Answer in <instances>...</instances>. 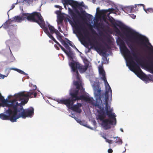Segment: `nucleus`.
<instances>
[{
    "label": "nucleus",
    "instance_id": "nucleus-1",
    "mask_svg": "<svg viewBox=\"0 0 153 153\" xmlns=\"http://www.w3.org/2000/svg\"><path fill=\"white\" fill-rule=\"evenodd\" d=\"M68 10L69 13L72 17L74 21V25L75 30L80 36L81 42L86 45H88V42L86 40V39H88L90 45L94 46L97 51H99L103 55H105L106 51L105 48L101 49V45L97 41H94L95 44L91 42L89 36V32L86 29H84V26L80 22L78 16L71 9L68 8Z\"/></svg>",
    "mask_w": 153,
    "mask_h": 153
},
{
    "label": "nucleus",
    "instance_id": "nucleus-2",
    "mask_svg": "<svg viewBox=\"0 0 153 153\" xmlns=\"http://www.w3.org/2000/svg\"><path fill=\"white\" fill-rule=\"evenodd\" d=\"M36 98V93H34L33 91L29 92L27 94H25L24 92L15 94L14 97L15 99L13 100L14 103H16L18 112L22 111L19 114H16L17 119L22 117L25 119L27 117H30L34 114V108L30 107L27 109H24L23 105L27 103L29 100V97Z\"/></svg>",
    "mask_w": 153,
    "mask_h": 153
},
{
    "label": "nucleus",
    "instance_id": "nucleus-3",
    "mask_svg": "<svg viewBox=\"0 0 153 153\" xmlns=\"http://www.w3.org/2000/svg\"><path fill=\"white\" fill-rule=\"evenodd\" d=\"M117 43L119 45L120 49L124 56L129 61V64L131 67V70L135 71L137 76L141 79L146 78V75L143 72L138 65L133 60V58L130 54V52L126 45L124 42L120 38L118 39Z\"/></svg>",
    "mask_w": 153,
    "mask_h": 153
},
{
    "label": "nucleus",
    "instance_id": "nucleus-4",
    "mask_svg": "<svg viewBox=\"0 0 153 153\" xmlns=\"http://www.w3.org/2000/svg\"><path fill=\"white\" fill-rule=\"evenodd\" d=\"M93 89L94 90V94L95 98L97 101H99L102 103V100H105L104 104L105 105V107L106 111V115L110 119H113L115 120H116V116L115 114L112 113L113 110L112 109H109L110 107L108 105V93L110 90L106 91L105 94H101V88L99 86L98 84H94L93 85Z\"/></svg>",
    "mask_w": 153,
    "mask_h": 153
},
{
    "label": "nucleus",
    "instance_id": "nucleus-5",
    "mask_svg": "<svg viewBox=\"0 0 153 153\" xmlns=\"http://www.w3.org/2000/svg\"><path fill=\"white\" fill-rule=\"evenodd\" d=\"M79 90H74L70 93L71 97L65 100H59L58 101V103L62 104H68L69 105H73L76 100H84L85 102H91V99L89 97L84 95L78 96Z\"/></svg>",
    "mask_w": 153,
    "mask_h": 153
},
{
    "label": "nucleus",
    "instance_id": "nucleus-6",
    "mask_svg": "<svg viewBox=\"0 0 153 153\" xmlns=\"http://www.w3.org/2000/svg\"><path fill=\"white\" fill-rule=\"evenodd\" d=\"M16 103L13 101L8 109L6 110V113L8 114L7 115L3 113L0 114V118L4 120H10L12 122L16 121V114L17 113V108Z\"/></svg>",
    "mask_w": 153,
    "mask_h": 153
},
{
    "label": "nucleus",
    "instance_id": "nucleus-7",
    "mask_svg": "<svg viewBox=\"0 0 153 153\" xmlns=\"http://www.w3.org/2000/svg\"><path fill=\"white\" fill-rule=\"evenodd\" d=\"M22 20L27 19L28 21L36 22L42 28L45 24V22L41 14L35 12L31 13H23L21 15Z\"/></svg>",
    "mask_w": 153,
    "mask_h": 153
},
{
    "label": "nucleus",
    "instance_id": "nucleus-8",
    "mask_svg": "<svg viewBox=\"0 0 153 153\" xmlns=\"http://www.w3.org/2000/svg\"><path fill=\"white\" fill-rule=\"evenodd\" d=\"M100 114L98 115V119L102 121V125L106 129L111 128L110 125H116V119L115 120L109 118L108 119H104L106 117V115L105 112L102 110L101 112L99 113Z\"/></svg>",
    "mask_w": 153,
    "mask_h": 153
},
{
    "label": "nucleus",
    "instance_id": "nucleus-9",
    "mask_svg": "<svg viewBox=\"0 0 153 153\" xmlns=\"http://www.w3.org/2000/svg\"><path fill=\"white\" fill-rule=\"evenodd\" d=\"M69 65L73 71L77 70V69H78L81 73H83L85 72L87 70L89 66V63L88 62L85 63V65H83L79 64L78 62H71Z\"/></svg>",
    "mask_w": 153,
    "mask_h": 153
},
{
    "label": "nucleus",
    "instance_id": "nucleus-10",
    "mask_svg": "<svg viewBox=\"0 0 153 153\" xmlns=\"http://www.w3.org/2000/svg\"><path fill=\"white\" fill-rule=\"evenodd\" d=\"M65 4L67 5L69 4L71 5L74 8H75V11L79 17L83 19L85 16L84 13L85 11H84L81 12V14H80L79 10L76 9V8H79L80 6V4L78 2L74 1L73 0H64Z\"/></svg>",
    "mask_w": 153,
    "mask_h": 153
},
{
    "label": "nucleus",
    "instance_id": "nucleus-11",
    "mask_svg": "<svg viewBox=\"0 0 153 153\" xmlns=\"http://www.w3.org/2000/svg\"><path fill=\"white\" fill-rule=\"evenodd\" d=\"M99 71L100 74L102 76L101 78L104 81L106 87L107 85L108 86V90H110L111 93L112 94V93L111 88L107 81L105 77V72L102 66H100L99 67Z\"/></svg>",
    "mask_w": 153,
    "mask_h": 153
},
{
    "label": "nucleus",
    "instance_id": "nucleus-12",
    "mask_svg": "<svg viewBox=\"0 0 153 153\" xmlns=\"http://www.w3.org/2000/svg\"><path fill=\"white\" fill-rule=\"evenodd\" d=\"M66 105L67 107L69 109H71L72 111L80 113L82 112L80 108L81 107L82 105L81 103H77V104L73 105H69L68 104H64Z\"/></svg>",
    "mask_w": 153,
    "mask_h": 153
},
{
    "label": "nucleus",
    "instance_id": "nucleus-13",
    "mask_svg": "<svg viewBox=\"0 0 153 153\" xmlns=\"http://www.w3.org/2000/svg\"><path fill=\"white\" fill-rule=\"evenodd\" d=\"M42 28L44 32L47 35L50 39H51L56 44L58 43V42L55 39L52 35L50 33L48 30V27L47 26H46L45 24L44 25Z\"/></svg>",
    "mask_w": 153,
    "mask_h": 153
},
{
    "label": "nucleus",
    "instance_id": "nucleus-14",
    "mask_svg": "<svg viewBox=\"0 0 153 153\" xmlns=\"http://www.w3.org/2000/svg\"><path fill=\"white\" fill-rule=\"evenodd\" d=\"M132 54L134 58V59L138 64H140L141 65H144V62L140 58L137 56V54L136 53H133Z\"/></svg>",
    "mask_w": 153,
    "mask_h": 153
},
{
    "label": "nucleus",
    "instance_id": "nucleus-15",
    "mask_svg": "<svg viewBox=\"0 0 153 153\" xmlns=\"http://www.w3.org/2000/svg\"><path fill=\"white\" fill-rule=\"evenodd\" d=\"M142 6L143 7V9L147 13H153V8H149L147 9L145 8V5L143 4H138L135 5L134 8H135V10H137L136 8L137 7V6Z\"/></svg>",
    "mask_w": 153,
    "mask_h": 153
},
{
    "label": "nucleus",
    "instance_id": "nucleus-16",
    "mask_svg": "<svg viewBox=\"0 0 153 153\" xmlns=\"http://www.w3.org/2000/svg\"><path fill=\"white\" fill-rule=\"evenodd\" d=\"M114 10L113 8H109L108 10H102L100 11V12L102 14L104 15L108 12L109 13L107 14V16L108 17H109L110 14Z\"/></svg>",
    "mask_w": 153,
    "mask_h": 153
},
{
    "label": "nucleus",
    "instance_id": "nucleus-17",
    "mask_svg": "<svg viewBox=\"0 0 153 153\" xmlns=\"http://www.w3.org/2000/svg\"><path fill=\"white\" fill-rule=\"evenodd\" d=\"M48 26L50 31L49 33L51 34L52 35V34L54 33H56V30H57L55 29L53 26L50 25L49 24H48Z\"/></svg>",
    "mask_w": 153,
    "mask_h": 153
},
{
    "label": "nucleus",
    "instance_id": "nucleus-18",
    "mask_svg": "<svg viewBox=\"0 0 153 153\" xmlns=\"http://www.w3.org/2000/svg\"><path fill=\"white\" fill-rule=\"evenodd\" d=\"M22 20L21 16H15L12 19V20L10 21V22H12L13 21L15 22H21Z\"/></svg>",
    "mask_w": 153,
    "mask_h": 153
},
{
    "label": "nucleus",
    "instance_id": "nucleus-19",
    "mask_svg": "<svg viewBox=\"0 0 153 153\" xmlns=\"http://www.w3.org/2000/svg\"><path fill=\"white\" fill-rule=\"evenodd\" d=\"M55 34L56 35V37L61 42H62V40H63L62 39L63 36L61 35V34L58 30H56Z\"/></svg>",
    "mask_w": 153,
    "mask_h": 153
},
{
    "label": "nucleus",
    "instance_id": "nucleus-20",
    "mask_svg": "<svg viewBox=\"0 0 153 153\" xmlns=\"http://www.w3.org/2000/svg\"><path fill=\"white\" fill-rule=\"evenodd\" d=\"M65 53L70 58L72 59H73V54L71 50H69L68 51H67Z\"/></svg>",
    "mask_w": 153,
    "mask_h": 153
},
{
    "label": "nucleus",
    "instance_id": "nucleus-21",
    "mask_svg": "<svg viewBox=\"0 0 153 153\" xmlns=\"http://www.w3.org/2000/svg\"><path fill=\"white\" fill-rule=\"evenodd\" d=\"M62 44L68 50H71V48L69 46L67 43L64 40H62Z\"/></svg>",
    "mask_w": 153,
    "mask_h": 153
},
{
    "label": "nucleus",
    "instance_id": "nucleus-22",
    "mask_svg": "<svg viewBox=\"0 0 153 153\" xmlns=\"http://www.w3.org/2000/svg\"><path fill=\"white\" fill-rule=\"evenodd\" d=\"M74 84L76 86V89L79 90L80 87V82L79 81H75L74 82Z\"/></svg>",
    "mask_w": 153,
    "mask_h": 153
},
{
    "label": "nucleus",
    "instance_id": "nucleus-23",
    "mask_svg": "<svg viewBox=\"0 0 153 153\" xmlns=\"http://www.w3.org/2000/svg\"><path fill=\"white\" fill-rule=\"evenodd\" d=\"M11 69L13 70L16 71L18 72L19 73L21 74H23L25 75L27 74H26L25 72H24L23 71L19 69H18L16 68H12Z\"/></svg>",
    "mask_w": 153,
    "mask_h": 153
},
{
    "label": "nucleus",
    "instance_id": "nucleus-24",
    "mask_svg": "<svg viewBox=\"0 0 153 153\" xmlns=\"http://www.w3.org/2000/svg\"><path fill=\"white\" fill-rule=\"evenodd\" d=\"M114 138V139H115L116 137ZM115 143H117L119 144H121L122 143V140L119 137H117Z\"/></svg>",
    "mask_w": 153,
    "mask_h": 153
},
{
    "label": "nucleus",
    "instance_id": "nucleus-25",
    "mask_svg": "<svg viewBox=\"0 0 153 153\" xmlns=\"http://www.w3.org/2000/svg\"><path fill=\"white\" fill-rule=\"evenodd\" d=\"M115 31L118 35L121 36L122 35V33H121L120 30L116 27H114Z\"/></svg>",
    "mask_w": 153,
    "mask_h": 153
},
{
    "label": "nucleus",
    "instance_id": "nucleus-26",
    "mask_svg": "<svg viewBox=\"0 0 153 153\" xmlns=\"http://www.w3.org/2000/svg\"><path fill=\"white\" fill-rule=\"evenodd\" d=\"M134 8V7L133 6H129L126 7V10L129 11L130 13L133 12V10Z\"/></svg>",
    "mask_w": 153,
    "mask_h": 153
},
{
    "label": "nucleus",
    "instance_id": "nucleus-27",
    "mask_svg": "<svg viewBox=\"0 0 153 153\" xmlns=\"http://www.w3.org/2000/svg\"><path fill=\"white\" fill-rule=\"evenodd\" d=\"M89 29L93 34H95L96 33V32L94 30L93 28V26L91 24L89 25Z\"/></svg>",
    "mask_w": 153,
    "mask_h": 153
},
{
    "label": "nucleus",
    "instance_id": "nucleus-28",
    "mask_svg": "<svg viewBox=\"0 0 153 153\" xmlns=\"http://www.w3.org/2000/svg\"><path fill=\"white\" fill-rule=\"evenodd\" d=\"M74 72H75L76 79L79 81L80 80V75L79 74L78 70H76Z\"/></svg>",
    "mask_w": 153,
    "mask_h": 153
},
{
    "label": "nucleus",
    "instance_id": "nucleus-29",
    "mask_svg": "<svg viewBox=\"0 0 153 153\" xmlns=\"http://www.w3.org/2000/svg\"><path fill=\"white\" fill-rule=\"evenodd\" d=\"M67 42L68 43L69 45L73 48H75L76 49H77L75 46L74 45L73 43H72L71 41L69 40L68 39H67Z\"/></svg>",
    "mask_w": 153,
    "mask_h": 153
},
{
    "label": "nucleus",
    "instance_id": "nucleus-30",
    "mask_svg": "<svg viewBox=\"0 0 153 153\" xmlns=\"http://www.w3.org/2000/svg\"><path fill=\"white\" fill-rule=\"evenodd\" d=\"M37 88V87L36 85H34L33 86V89L32 90H30V91L27 92V93L26 94H27L29 92H30L32 91H33L34 92V93H36V95L37 94V92H36L35 91V90Z\"/></svg>",
    "mask_w": 153,
    "mask_h": 153
},
{
    "label": "nucleus",
    "instance_id": "nucleus-31",
    "mask_svg": "<svg viewBox=\"0 0 153 153\" xmlns=\"http://www.w3.org/2000/svg\"><path fill=\"white\" fill-rule=\"evenodd\" d=\"M2 26H3L4 28L6 29L8 28L9 25L7 23L5 22L4 24L2 25Z\"/></svg>",
    "mask_w": 153,
    "mask_h": 153
},
{
    "label": "nucleus",
    "instance_id": "nucleus-32",
    "mask_svg": "<svg viewBox=\"0 0 153 153\" xmlns=\"http://www.w3.org/2000/svg\"><path fill=\"white\" fill-rule=\"evenodd\" d=\"M63 19L62 17L59 18L58 19V22L59 24H62L63 22Z\"/></svg>",
    "mask_w": 153,
    "mask_h": 153
},
{
    "label": "nucleus",
    "instance_id": "nucleus-33",
    "mask_svg": "<svg viewBox=\"0 0 153 153\" xmlns=\"http://www.w3.org/2000/svg\"><path fill=\"white\" fill-rule=\"evenodd\" d=\"M104 139H105L106 140V141L109 144H112L113 143L112 142V140H108L107 139L106 137H104Z\"/></svg>",
    "mask_w": 153,
    "mask_h": 153
},
{
    "label": "nucleus",
    "instance_id": "nucleus-34",
    "mask_svg": "<svg viewBox=\"0 0 153 153\" xmlns=\"http://www.w3.org/2000/svg\"><path fill=\"white\" fill-rule=\"evenodd\" d=\"M74 118L78 123H79V122H81V120L78 118L76 117H74Z\"/></svg>",
    "mask_w": 153,
    "mask_h": 153
},
{
    "label": "nucleus",
    "instance_id": "nucleus-35",
    "mask_svg": "<svg viewBox=\"0 0 153 153\" xmlns=\"http://www.w3.org/2000/svg\"><path fill=\"white\" fill-rule=\"evenodd\" d=\"M25 1L27 2L28 4L31 3L33 1V0H25Z\"/></svg>",
    "mask_w": 153,
    "mask_h": 153
},
{
    "label": "nucleus",
    "instance_id": "nucleus-36",
    "mask_svg": "<svg viewBox=\"0 0 153 153\" xmlns=\"http://www.w3.org/2000/svg\"><path fill=\"white\" fill-rule=\"evenodd\" d=\"M60 48L65 53L67 51L62 46Z\"/></svg>",
    "mask_w": 153,
    "mask_h": 153
},
{
    "label": "nucleus",
    "instance_id": "nucleus-37",
    "mask_svg": "<svg viewBox=\"0 0 153 153\" xmlns=\"http://www.w3.org/2000/svg\"><path fill=\"white\" fill-rule=\"evenodd\" d=\"M5 77H6V76L2 74H0V79H3Z\"/></svg>",
    "mask_w": 153,
    "mask_h": 153
},
{
    "label": "nucleus",
    "instance_id": "nucleus-38",
    "mask_svg": "<svg viewBox=\"0 0 153 153\" xmlns=\"http://www.w3.org/2000/svg\"><path fill=\"white\" fill-rule=\"evenodd\" d=\"M108 153H112L113 152V150L111 149H108Z\"/></svg>",
    "mask_w": 153,
    "mask_h": 153
},
{
    "label": "nucleus",
    "instance_id": "nucleus-39",
    "mask_svg": "<svg viewBox=\"0 0 153 153\" xmlns=\"http://www.w3.org/2000/svg\"><path fill=\"white\" fill-rule=\"evenodd\" d=\"M105 46H106V48L107 49H111V47L109 45L107 44H106Z\"/></svg>",
    "mask_w": 153,
    "mask_h": 153
},
{
    "label": "nucleus",
    "instance_id": "nucleus-40",
    "mask_svg": "<svg viewBox=\"0 0 153 153\" xmlns=\"http://www.w3.org/2000/svg\"><path fill=\"white\" fill-rule=\"evenodd\" d=\"M54 46L57 50H59V48L56 45H54Z\"/></svg>",
    "mask_w": 153,
    "mask_h": 153
},
{
    "label": "nucleus",
    "instance_id": "nucleus-41",
    "mask_svg": "<svg viewBox=\"0 0 153 153\" xmlns=\"http://www.w3.org/2000/svg\"><path fill=\"white\" fill-rule=\"evenodd\" d=\"M58 29H59V31L60 32L62 33V30H61V27H58Z\"/></svg>",
    "mask_w": 153,
    "mask_h": 153
},
{
    "label": "nucleus",
    "instance_id": "nucleus-42",
    "mask_svg": "<svg viewBox=\"0 0 153 153\" xmlns=\"http://www.w3.org/2000/svg\"><path fill=\"white\" fill-rule=\"evenodd\" d=\"M100 9H99V7H98L97 8V11L98 12H99L100 14H101L100 13Z\"/></svg>",
    "mask_w": 153,
    "mask_h": 153
},
{
    "label": "nucleus",
    "instance_id": "nucleus-43",
    "mask_svg": "<svg viewBox=\"0 0 153 153\" xmlns=\"http://www.w3.org/2000/svg\"><path fill=\"white\" fill-rule=\"evenodd\" d=\"M131 17L133 19H134L135 18V17H136V16L134 15H132V16H131Z\"/></svg>",
    "mask_w": 153,
    "mask_h": 153
},
{
    "label": "nucleus",
    "instance_id": "nucleus-44",
    "mask_svg": "<svg viewBox=\"0 0 153 153\" xmlns=\"http://www.w3.org/2000/svg\"><path fill=\"white\" fill-rule=\"evenodd\" d=\"M80 124L83 125V122L81 120V122H79V123Z\"/></svg>",
    "mask_w": 153,
    "mask_h": 153
},
{
    "label": "nucleus",
    "instance_id": "nucleus-45",
    "mask_svg": "<svg viewBox=\"0 0 153 153\" xmlns=\"http://www.w3.org/2000/svg\"><path fill=\"white\" fill-rule=\"evenodd\" d=\"M10 35V36L11 35H13V33L12 32H9L8 33Z\"/></svg>",
    "mask_w": 153,
    "mask_h": 153
},
{
    "label": "nucleus",
    "instance_id": "nucleus-46",
    "mask_svg": "<svg viewBox=\"0 0 153 153\" xmlns=\"http://www.w3.org/2000/svg\"><path fill=\"white\" fill-rule=\"evenodd\" d=\"M99 25V24L98 23H97V24H95L94 25L95 27H97Z\"/></svg>",
    "mask_w": 153,
    "mask_h": 153
},
{
    "label": "nucleus",
    "instance_id": "nucleus-47",
    "mask_svg": "<svg viewBox=\"0 0 153 153\" xmlns=\"http://www.w3.org/2000/svg\"><path fill=\"white\" fill-rule=\"evenodd\" d=\"M128 45L129 47L131 49V48H132V46L131 45H129L128 44Z\"/></svg>",
    "mask_w": 153,
    "mask_h": 153
},
{
    "label": "nucleus",
    "instance_id": "nucleus-48",
    "mask_svg": "<svg viewBox=\"0 0 153 153\" xmlns=\"http://www.w3.org/2000/svg\"><path fill=\"white\" fill-rule=\"evenodd\" d=\"M12 97V96L11 95H9L8 96V98L10 99Z\"/></svg>",
    "mask_w": 153,
    "mask_h": 153
},
{
    "label": "nucleus",
    "instance_id": "nucleus-49",
    "mask_svg": "<svg viewBox=\"0 0 153 153\" xmlns=\"http://www.w3.org/2000/svg\"><path fill=\"white\" fill-rule=\"evenodd\" d=\"M56 44H57L59 47H60L62 46V45L58 42Z\"/></svg>",
    "mask_w": 153,
    "mask_h": 153
},
{
    "label": "nucleus",
    "instance_id": "nucleus-50",
    "mask_svg": "<svg viewBox=\"0 0 153 153\" xmlns=\"http://www.w3.org/2000/svg\"><path fill=\"white\" fill-rule=\"evenodd\" d=\"M55 7L57 8H59L61 7L59 5H56Z\"/></svg>",
    "mask_w": 153,
    "mask_h": 153
},
{
    "label": "nucleus",
    "instance_id": "nucleus-51",
    "mask_svg": "<svg viewBox=\"0 0 153 153\" xmlns=\"http://www.w3.org/2000/svg\"><path fill=\"white\" fill-rule=\"evenodd\" d=\"M57 13H56L57 14H58L59 13H60V11H57Z\"/></svg>",
    "mask_w": 153,
    "mask_h": 153
},
{
    "label": "nucleus",
    "instance_id": "nucleus-52",
    "mask_svg": "<svg viewBox=\"0 0 153 153\" xmlns=\"http://www.w3.org/2000/svg\"><path fill=\"white\" fill-rule=\"evenodd\" d=\"M108 42H111V40L110 39H108Z\"/></svg>",
    "mask_w": 153,
    "mask_h": 153
},
{
    "label": "nucleus",
    "instance_id": "nucleus-53",
    "mask_svg": "<svg viewBox=\"0 0 153 153\" xmlns=\"http://www.w3.org/2000/svg\"><path fill=\"white\" fill-rule=\"evenodd\" d=\"M120 130H121V131L122 132H123V130L121 128V129H120Z\"/></svg>",
    "mask_w": 153,
    "mask_h": 153
},
{
    "label": "nucleus",
    "instance_id": "nucleus-54",
    "mask_svg": "<svg viewBox=\"0 0 153 153\" xmlns=\"http://www.w3.org/2000/svg\"><path fill=\"white\" fill-rule=\"evenodd\" d=\"M14 7V6H13H13H12V9Z\"/></svg>",
    "mask_w": 153,
    "mask_h": 153
},
{
    "label": "nucleus",
    "instance_id": "nucleus-55",
    "mask_svg": "<svg viewBox=\"0 0 153 153\" xmlns=\"http://www.w3.org/2000/svg\"><path fill=\"white\" fill-rule=\"evenodd\" d=\"M9 49H10V52H11V50H10V48Z\"/></svg>",
    "mask_w": 153,
    "mask_h": 153
},
{
    "label": "nucleus",
    "instance_id": "nucleus-56",
    "mask_svg": "<svg viewBox=\"0 0 153 153\" xmlns=\"http://www.w3.org/2000/svg\"><path fill=\"white\" fill-rule=\"evenodd\" d=\"M88 15H89V16H91V15H89V14H88Z\"/></svg>",
    "mask_w": 153,
    "mask_h": 153
},
{
    "label": "nucleus",
    "instance_id": "nucleus-57",
    "mask_svg": "<svg viewBox=\"0 0 153 153\" xmlns=\"http://www.w3.org/2000/svg\"><path fill=\"white\" fill-rule=\"evenodd\" d=\"M2 26H1V27H0V28H1V27H2Z\"/></svg>",
    "mask_w": 153,
    "mask_h": 153
}]
</instances>
